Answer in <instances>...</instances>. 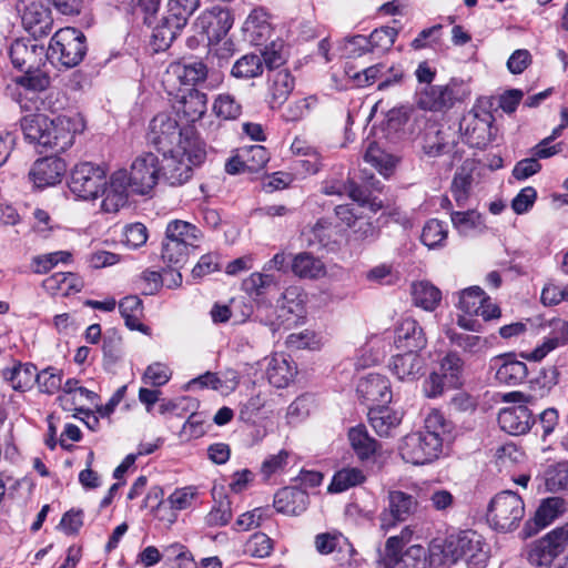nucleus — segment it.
<instances>
[{
	"instance_id": "dca6fc26",
	"label": "nucleus",
	"mask_w": 568,
	"mask_h": 568,
	"mask_svg": "<svg viewBox=\"0 0 568 568\" xmlns=\"http://www.w3.org/2000/svg\"><path fill=\"white\" fill-rule=\"evenodd\" d=\"M456 100L452 83L446 85H426L417 93V105L425 111H444L450 109Z\"/></svg>"
},
{
	"instance_id": "37998d69",
	"label": "nucleus",
	"mask_w": 568,
	"mask_h": 568,
	"mask_svg": "<svg viewBox=\"0 0 568 568\" xmlns=\"http://www.w3.org/2000/svg\"><path fill=\"white\" fill-rule=\"evenodd\" d=\"M206 94L196 89H190L187 94L182 98L181 111L189 122L200 120L206 112Z\"/></svg>"
},
{
	"instance_id": "bb28decb",
	"label": "nucleus",
	"mask_w": 568,
	"mask_h": 568,
	"mask_svg": "<svg viewBox=\"0 0 568 568\" xmlns=\"http://www.w3.org/2000/svg\"><path fill=\"white\" fill-rule=\"evenodd\" d=\"M348 440L357 458L362 462L371 459L379 449L378 442L373 438L364 425L348 430Z\"/></svg>"
},
{
	"instance_id": "6e6d98bb",
	"label": "nucleus",
	"mask_w": 568,
	"mask_h": 568,
	"mask_svg": "<svg viewBox=\"0 0 568 568\" xmlns=\"http://www.w3.org/2000/svg\"><path fill=\"white\" fill-rule=\"evenodd\" d=\"M566 510V501L560 497H550L542 501L536 511L535 520L546 526Z\"/></svg>"
},
{
	"instance_id": "79ce46f5",
	"label": "nucleus",
	"mask_w": 568,
	"mask_h": 568,
	"mask_svg": "<svg viewBox=\"0 0 568 568\" xmlns=\"http://www.w3.org/2000/svg\"><path fill=\"white\" fill-rule=\"evenodd\" d=\"M364 160L378 170L384 176H388L396 164L395 156L383 150L375 141L368 144Z\"/></svg>"
},
{
	"instance_id": "4468645a",
	"label": "nucleus",
	"mask_w": 568,
	"mask_h": 568,
	"mask_svg": "<svg viewBox=\"0 0 568 568\" xmlns=\"http://www.w3.org/2000/svg\"><path fill=\"white\" fill-rule=\"evenodd\" d=\"M16 9L26 30L33 36L44 34L50 28V13L41 0H18Z\"/></svg>"
},
{
	"instance_id": "a878e982",
	"label": "nucleus",
	"mask_w": 568,
	"mask_h": 568,
	"mask_svg": "<svg viewBox=\"0 0 568 568\" xmlns=\"http://www.w3.org/2000/svg\"><path fill=\"white\" fill-rule=\"evenodd\" d=\"M368 422L381 437H389L402 422V414L387 406L371 407Z\"/></svg>"
},
{
	"instance_id": "052dcab7",
	"label": "nucleus",
	"mask_w": 568,
	"mask_h": 568,
	"mask_svg": "<svg viewBox=\"0 0 568 568\" xmlns=\"http://www.w3.org/2000/svg\"><path fill=\"white\" fill-rule=\"evenodd\" d=\"M447 237V230L443 222L433 219L428 221L422 232V242L428 247L440 245Z\"/></svg>"
},
{
	"instance_id": "de8ad7c7",
	"label": "nucleus",
	"mask_w": 568,
	"mask_h": 568,
	"mask_svg": "<svg viewBox=\"0 0 568 568\" xmlns=\"http://www.w3.org/2000/svg\"><path fill=\"white\" fill-rule=\"evenodd\" d=\"M450 221L453 226L463 235H467L471 231H480L484 229L481 214L475 210L452 212Z\"/></svg>"
},
{
	"instance_id": "423d86ee",
	"label": "nucleus",
	"mask_w": 568,
	"mask_h": 568,
	"mask_svg": "<svg viewBox=\"0 0 568 568\" xmlns=\"http://www.w3.org/2000/svg\"><path fill=\"white\" fill-rule=\"evenodd\" d=\"M443 438L429 433L416 432L404 437L399 453L413 465H425L436 459L442 452Z\"/></svg>"
},
{
	"instance_id": "f704fd0d",
	"label": "nucleus",
	"mask_w": 568,
	"mask_h": 568,
	"mask_svg": "<svg viewBox=\"0 0 568 568\" xmlns=\"http://www.w3.org/2000/svg\"><path fill=\"white\" fill-rule=\"evenodd\" d=\"M119 310L130 329H136L145 333L148 327L141 323L143 315V305L141 298L136 295L125 296L119 304Z\"/></svg>"
},
{
	"instance_id": "20e7f679",
	"label": "nucleus",
	"mask_w": 568,
	"mask_h": 568,
	"mask_svg": "<svg viewBox=\"0 0 568 568\" xmlns=\"http://www.w3.org/2000/svg\"><path fill=\"white\" fill-rule=\"evenodd\" d=\"M51 58L67 68L78 65L87 53L85 36L75 28H63L54 33L49 44Z\"/></svg>"
},
{
	"instance_id": "c03bdc74",
	"label": "nucleus",
	"mask_w": 568,
	"mask_h": 568,
	"mask_svg": "<svg viewBox=\"0 0 568 568\" xmlns=\"http://www.w3.org/2000/svg\"><path fill=\"white\" fill-rule=\"evenodd\" d=\"M463 372L464 362L457 353L450 352L442 359L439 373L448 387L457 388L462 385Z\"/></svg>"
},
{
	"instance_id": "cd10ccee",
	"label": "nucleus",
	"mask_w": 568,
	"mask_h": 568,
	"mask_svg": "<svg viewBox=\"0 0 568 568\" xmlns=\"http://www.w3.org/2000/svg\"><path fill=\"white\" fill-rule=\"evenodd\" d=\"M296 374V367L292 366L286 355L274 354L267 363L266 376L273 386L283 388L290 384Z\"/></svg>"
},
{
	"instance_id": "4be33fe9",
	"label": "nucleus",
	"mask_w": 568,
	"mask_h": 568,
	"mask_svg": "<svg viewBox=\"0 0 568 568\" xmlns=\"http://www.w3.org/2000/svg\"><path fill=\"white\" fill-rule=\"evenodd\" d=\"M295 85L288 70L272 71L267 77V92L272 109L281 106L290 97Z\"/></svg>"
},
{
	"instance_id": "c85d7f7f",
	"label": "nucleus",
	"mask_w": 568,
	"mask_h": 568,
	"mask_svg": "<svg viewBox=\"0 0 568 568\" xmlns=\"http://www.w3.org/2000/svg\"><path fill=\"white\" fill-rule=\"evenodd\" d=\"M170 77H175L182 84L194 85L207 77V68L201 61L190 63L174 62L168 69Z\"/></svg>"
},
{
	"instance_id": "f3484780",
	"label": "nucleus",
	"mask_w": 568,
	"mask_h": 568,
	"mask_svg": "<svg viewBox=\"0 0 568 568\" xmlns=\"http://www.w3.org/2000/svg\"><path fill=\"white\" fill-rule=\"evenodd\" d=\"M67 172L65 162L57 156H47L34 162L29 175L38 187L60 183Z\"/></svg>"
},
{
	"instance_id": "69168bd1",
	"label": "nucleus",
	"mask_w": 568,
	"mask_h": 568,
	"mask_svg": "<svg viewBox=\"0 0 568 568\" xmlns=\"http://www.w3.org/2000/svg\"><path fill=\"white\" fill-rule=\"evenodd\" d=\"M71 256V253L68 251H58L36 256L33 258V264L36 265L34 272L39 274L48 273L58 263H68Z\"/></svg>"
},
{
	"instance_id": "f03ea898",
	"label": "nucleus",
	"mask_w": 568,
	"mask_h": 568,
	"mask_svg": "<svg viewBox=\"0 0 568 568\" xmlns=\"http://www.w3.org/2000/svg\"><path fill=\"white\" fill-rule=\"evenodd\" d=\"M195 136L192 130L182 129L172 113H159L150 122L148 141L163 155L183 152L185 136Z\"/></svg>"
},
{
	"instance_id": "6ab92c4d",
	"label": "nucleus",
	"mask_w": 568,
	"mask_h": 568,
	"mask_svg": "<svg viewBox=\"0 0 568 568\" xmlns=\"http://www.w3.org/2000/svg\"><path fill=\"white\" fill-rule=\"evenodd\" d=\"M498 423L506 433L523 435L530 429L534 420L526 405H517L501 409L498 414Z\"/></svg>"
},
{
	"instance_id": "5701e85b",
	"label": "nucleus",
	"mask_w": 568,
	"mask_h": 568,
	"mask_svg": "<svg viewBox=\"0 0 568 568\" xmlns=\"http://www.w3.org/2000/svg\"><path fill=\"white\" fill-rule=\"evenodd\" d=\"M419 351H404V354L393 356L389 368L400 381L416 379L424 367V361Z\"/></svg>"
},
{
	"instance_id": "e2e57ef3",
	"label": "nucleus",
	"mask_w": 568,
	"mask_h": 568,
	"mask_svg": "<svg viewBox=\"0 0 568 568\" xmlns=\"http://www.w3.org/2000/svg\"><path fill=\"white\" fill-rule=\"evenodd\" d=\"M16 84L31 91L40 92L50 85V78L43 71L28 69L24 75L16 78Z\"/></svg>"
},
{
	"instance_id": "9d476101",
	"label": "nucleus",
	"mask_w": 568,
	"mask_h": 568,
	"mask_svg": "<svg viewBox=\"0 0 568 568\" xmlns=\"http://www.w3.org/2000/svg\"><path fill=\"white\" fill-rule=\"evenodd\" d=\"M453 550L457 560H464L468 567L484 568L488 560V548L483 537L473 530H465L453 535Z\"/></svg>"
},
{
	"instance_id": "774afa93",
	"label": "nucleus",
	"mask_w": 568,
	"mask_h": 568,
	"mask_svg": "<svg viewBox=\"0 0 568 568\" xmlns=\"http://www.w3.org/2000/svg\"><path fill=\"white\" fill-rule=\"evenodd\" d=\"M314 544L321 555H328L336 549L341 550L346 540L339 532H322L315 536Z\"/></svg>"
},
{
	"instance_id": "5fc2aeb1",
	"label": "nucleus",
	"mask_w": 568,
	"mask_h": 568,
	"mask_svg": "<svg viewBox=\"0 0 568 568\" xmlns=\"http://www.w3.org/2000/svg\"><path fill=\"white\" fill-rule=\"evenodd\" d=\"M487 301L485 292L478 286H473L460 293L458 307L467 314L478 315Z\"/></svg>"
},
{
	"instance_id": "c756f323",
	"label": "nucleus",
	"mask_w": 568,
	"mask_h": 568,
	"mask_svg": "<svg viewBox=\"0 0 568 568\" xmlns=\"http://www.w3.org/2000/svg\"><path fill=\"white\" fill-rule=\"evenodd\" d=\"M453 542V535L445 539L435 538L429 542L426 551L433 568H445L458 561L456 551L452 548Z\"/></svg>"
},
{
	"instance_id": "b1692460",
	"label": "nucleus",
	"mask_w": 568,
	"mask_h": 568,
	"mask_svg": "<svg viewBox=\"0 0 568 568\" xmlns=\"http://www.w3.org/2000/svg\"><path fill=\"white\" fill-rule=\"evenodd\" d=\"M454 132L449 128H428L423 138V150L429 156L449 152L455 145Z\"/></svg>"
},
{
	"instance_id": "e433bc0d",
	"label": "nucleus",
	"mask_w": 568,
	"mask_h": 568,
	"mask_svg": "<svg viewBox=\"0 0 568 568\" xmlns=\"http://www.w3.org/2000/svg\"><path fill=\"white\" fill-rule=\"evenodd\" d=\"M412 296L414 304L425 311L435 310L442 300L440 291L433 284L424 281L412 285Z\"/></svg>"
},
{
	"instance_id": "7c9ffc66",
	"label": "nucleus",
	"mask_w": 568,
	"mask_h": 568,
	"mask_svg": "<svg viewBox=\"0 0 568 568\" xmlns=\"http://www.w3.org/2000/svg\"><path fill=\"white\" fill-rule=\"evenodd\" d=\"M291 271L301 278H318L325 275V265L321 258L302 252L292 257Z\"/></svg>"
},
{
	"instance_id": "680f3d73",
	"label": "nucleus",
	"mask_w": 568,
	"mask_h": 568,
	"mask_svg": "<svg viewBox=\"0 0 568 568\" xmlns=\"http://www.w3.org/2000/svg\"><path fill=\"white\" fill-rule=\"evenodd\" d=\"M36 382L42 393L54 394L62 386V371L48 367L37 373Z\"/></svg>"
},
{
	"instance_id": "a211bd4d",
	"label": "nucleus",
	"mask_w": 568,
	"mask_h": 568,
	"mask_svg": "<svg viewBox=\"0 0 568 568\" xmlns=\"http://www.w3.org/2000/svg\"><path fill=\"white\" fill-rule=\"evenodd\" d=\"M358 394L366 400L377 406L390 403L393 393L388 379L381 374H368L357 385Z\"/></svg>"
},
{
	"instance_id": "39448f33",
	"label": "nucleus",
	"mask_w": 568,
	"mask_h": 568,
	"mask_svg": "<svg viewBox=\"0 0 568 568\" xmlns=\"http://www.w3.org/2000/svg\"><path fill=\"white\" fill-rule=\"evenodd\" d=\"M106 171L92 162L77 164L70 174V191L80 199L95 200L105 184Z\"/></svg>"
},
{
	"instance_id": "a19ab883",
	"label": "nucleus",
	"mask_w": 568,
	"mask_h": 568,
	"mask_svg": "<svg viewBox=\"0 0 568 568\" xmlns=\"http://www.w3.org/2000/svg\"><path fill=\"white\" fill-rule=\"evenodd\" d=\"M366 476L357 467H344L337 470L328 486L331 493H342L365 481Z\"/></svg>"
},
{
	"instance_id": "2f4dec72",
	"label": "nucleus",
	"mask_w": 568,
	"mask_h": 568,
	"mask_svg": "<svg viewBox=\"0 0 568 568\" xmlns=\"http://www.w3.org/2000/svg\"><path fill=\"white\" fill-rule=\"evenodd\" d=\"M499 359H503V363L496 371V379L500 384L516 386L527 377L528 368L524 362L511 358L510 356L496 358V361Z\"/></svg>"
},
{
	"instance_id": "ddd939ff",
	"label": "nucleus",
	"mask_w": 568,
	"mask_h": 568,
	"mask_svg": "<svg viewBox=\"0 0 568 568\" xmlns=\"http://www.w3.org/2000/svg\"><path fill=\"white\" fill-rule=\"evenodd\" d=\"M494 116L489 112L474 113L464 118L460 130L464 132L465 142L471 148L484 149L493 140L491 123Z\"/></svg>"
},
{
	"instance_id": "13d9d810",
	"label": "nucleus",
	"mask_w": 568,
	"mask_h": 568,
	"mask_svg": "<svg viewBox=\"0 0 568 568\" xmlns=\"http://www.w3.org/2000/svg\"><path fill=\"white\" fill-rule=\"evenodd\" d=\"M244 166L248 172L262 170L270 160V154L263 145H251L241 151Z\"/></svg>"
},
{
	"instance_id": "603ef678",
	"label": "nucleus",
	"mask_w": 568,
	"mask_h": 568,
	"mask_svg": "<svg viewBox=\"0 0 568 568\" xmlns=\"http://www.w3.org/2000/svg\"><path fill=\"white\" fill-rule=\"evenodd\" d=\"M48 125L49 119L42 114L24 116L21 121L24 138L29 142L39 145H42L43 132H45Z\"/></svg>"
},
{
	"instance_id": "1a4fd4ad",
	"label": "nucleus",
	"mask_w": 568,
	"mask_h": 568,
	"mask_svg": "<svg viewBox=\"0 0 568 568\" xmlns=\"http://www.w3.org/2000/svg\"><path fill=\"white\" fill-rule=\"evenodd\" d=\"M160 173L162 171L155 154L151 152L140 154L128 171L131 191L138 194L149 193L156 185Z\"/></svg>"
},
{
	"instance_id": "0e129e2a",
	"label": "nucleus",
	"mask_w": 568,
	"mask_h": 568,
	"mask_svg": "<svg viewBox=\"0 0 568 568\" xmlns=\"http://www.w3.org/2000/svg\"><path fill=\"white\" fill-rule=\"evenodd\" d=\"M402 568H433L427 551L420 545H413L402 555Z\"/></svg>"
},
{
	"instance_id": "4c0bfd02",
	"label": "nucleus",
	"mask_w": 568,
	"mask_h": 568,
	"mask_svg": "<svg viewBox=\"0 0 568 568\" xmlns=\"http://www.w3.org/2000/svg\"><path fill=\"white\" fill-rule=\"evenodd\" d=\"M43 288L50 294H70L71 291L80 292L81 282L73 273L59 272L47 277L42 282Z\"/></svg>"
},
{
	"instance_id": "f8f14e48",
	"label": "nucleus",
	"mask_w": 568,
	"mask_h": 568,
	"mask_svg": "<svg viewBox=\"0 0 568 568\" xmlns=\"http://www.w3.org/2000/svg\"><path fill=\"white\" fill-rule=\"evenodd\" d=\"M130 190L128 171L122 169L113 172L101 189L100 194L103 196L101 209L106 213L119 212L128 203Z\"/></svg>"
},
{
	"instance_id": "49530a36",
	"label": "nucleus",
	"mask_w": 568,
	"mask_h": 568,
	"mask_svg": "<svg viewBox=\"0 0 568 568\" xmlns=\"http://www.w3.org/2000/svg\"><path fill=\"white\" fill-rule=\"evenodd\" d=\"M263 73V63L261 55L251 53L245 54L232 67L231 74L237 79H252Z\"/></svg>"
},
{
	"instance_id": "7ed1b4c3",
	"label": "nucleus",
	"mask_w": 568,
	"mask_h": 568,
	"mask_svg": "<svg viewBox=\"0 0 568 568\" xmlns=\"http://www.w3.org/2000/svg\"><path fill=\"white\" fill-rule=\"evenodd\" d=\"M524 514L521 497L511 490H505L491 499L487 518L494 529L507 532L518 527Z\"/></svg>"
},
{
	"instance_id": "f257e3e1",
	"label": "nucleus",
	"mask_w": 568,
	"mask_h": 568,
	"mask_svg": "<svg viewBox=\"0 0 568 568\" xmlns=\"http://www.w3.org/2000/svg\"><path fill=\"white\" fill-rule=\"evenodd\" d=\"M183 152H168L161 171L171 185H182L192 176L193 168L203 163L206 156L204 143L197 136H185Z\"/></svg>"
},
{
	"instance_id": "72a5a7b5",
	"label": "nucleus",
	"mask_w": 568,
	"mask_h": 568,
	"mask_svg": "<svg viewBox=\"0 0 568 568\" xmlns=\"http://www.w3.org/2000/svg\"><path fill=\"white\" fill-rule=\"evenodd\" d=\"M556 332L552 336L546 338L544 343L537 346L534 351L529 353H523L521 356L525 359L539 362L541 361L548 353L557 348L558 346L565 345L568 343V323L564 321H559L556 324Z\"/></svg>"
},
{
	"instance_id": "412c9836",
	"label": "nucleus",
	"mask_w": 568,
	"mask_h": 568,
	"mask_svg": "<svg viewBox=\"0 0 568 568\" xmlns=\"http://www.w3.org/2000/svg\"><path fill=\"white\" fill-rule=\"evenodd\" d=\"M307 493L297 487H284L274 497V507L281 514L298 516L307 509Z\"/></svg>"
},
{
	"instance_id": "ea45409f",
	"label": "nucleus",
	"mask_w": 568,
	"mask_h": 568,
	"mask_svg": "<svg viewBox=\"0 0 568 568\" xmlns=\"http://www.w3.org/2000/svg\"><path fill=\"white\" fill-rule=\"evenodd\" d=\"M37 367L30 364H18L3 371V377L16 390L30 388L37 378Z\"/></svg>"
},
{
	"instance_id": "8fccbe9b",
	"label": "nucleus",
	"mask_w": 568,
	"mask_h": 568,
	"mask_svg": "<svg viewBox=\"0 0 568 568\" xmlns=\"http://www.w3.org/2000/svg\"><path fill=\"white\" fill-rule=\"evenodd\" d=\"M278 284L277 278L267 272L252 273L243 281L244 291L254 296L264 295L271 287H276Z\"/></svg>"
},
{
	"instance_id": "338daca9",
	"label": "nucleus",
	"mask_w": 568,
	"mask_h": 568,
	"mask_svg": "<svg viewBox=\"0 0 568 568\" xmlns=\"http://www.w3.org/2000/svg\"><path fill=\"white\" fill-rule=\"evenodd\" d=\"M222 495V493H220ZM232 518L231 501L226 496H221L220 500L206 516V523L210 526H224Z\"/></svg>"
},
{
	"instance_id": "58836bf2",
	"label": "nucleus",
	"mask_w": 568,
	"mask_h": 568,
	"mask_svg": "<svg viewBox=\"0 0 568 568\" xmlns=\"http://www.w3.org/2000/svg\"><path fill=\"white\" fill-rule=\"evenodd\" d=\"M245 31L250 33L251 40L261 45L271 36V24L266 13L261 9L253 10L244 23Z\"/></svg>"
},
{
	"instance_id": "c9c22d12",
	"label": "nucleus",
	"mask_w": 568,
	"mask_h": 568,
	"mask_svg": "<svg viewBox=\"0 0 568 568\" xmlns=\"http://www.w3.org/2000/svg\"><path fill=\"white\" fill-rule=\"evenodd\" d=\"M175 18L166 14L152 33V44L155 51H164L172 44L178 33L185 27L175 24Z\"/></svg>"
},
{
	"instance_id": "473e14b6",
	"label": "nucleus",
	"mask_w": 568,
	"mask_h": 568,
	"mask_svg": "<svg viewBox=\"0 0 568 568\" xmlns=\"http://www.w3.org/2000/svg\"><path fill=\"white\" fill-rule=\"evenodd\" d=\"M165 237L193 248L197 246L202 233L189 222L174 220L166 225Z\"/></svg>"
},
{
	"instance_id": "0eeeda50",
	"label": "nucleus",
	"mask_w": 568,
	"mask_h": 568,
	"mask_svg": "<svg viewBox=\"0 0 568 568\" xmlns=\"http://www.w3.org/2000/svg\"><path fill=\"white\" fill-rule=\"evenodd\" d=\"M568 545V525L556 528L532 541L527 550L528 561L537 567L548 566Z\"/></svg>"
},
{
	"instance_id": "aec40b11",
	"label": "nucleus",
	"mask_w": 568,
	"mask_h": 568,
	"mask_svg": "<svg viewBox=\"0 0 568 568\" xmlns=\"http://www.w3.org/2000/svg\"><path fill=\"white\" fill-rule=\"evenodd\" d=\"M427 344L423 328L413 318L398 323L395 331V345L402 351H422Z\"/></svg>"
},
{
	"instance_id": "09e8293b",
	"label": "nucleus",
	"mask_w": 568,
	"mask_h": 568,
	"mask_svg": "<svg viewBox=\"0 0 568 568\" xmlns=\"http://www.w3.org/2000/svg\"><path fill=\"white\" fill-rule=\"evenodd\" d=\"M397 37V30L393 27H382L379 29H375L366 39L365 37H356L354 38V41L356 43H368L372 49H379L382 51L389 50L390 47L394 44L395 39Z\"/></svg>"
},
{
	"instance_id": "2eb2a0df",
	"label": "nucleus",
	"mask_w": 568,
	"mask_h": 568,
	"mask_svg": "<svg viewBox=\"0 0 568 568\" xmlns=\"http://www.w3.org/2000/svg\"><path fill=\"white\" fill-rule=\"evenodd\" d=\"M48 128L55 134L58 152H64L74 143L75 135L84 130L85 123L79 113L62 114L49 120Z\"/></svg>"
},
{
	"instance_id": "6e6552de",
	"label": "nucleus",
	"mask_w": 568,
	"mask_h": 568,
	"mask_svg": "<svg viewBox=\"0 0 568 568\" xmlns=\"http://www.w3.org/2000/svg\"><path fill=\"white\" fill-rule=\"evenodd\" d=\"M418 509V500L410 494L402 490H389L387 494V506L378 516L379 527L388 531L398 523L406 521L415 515Z\"/></svg>"
},
{
	"instance_id": "4d7b16f0",
	"label": "nucleus",
	"mask_w": 568,
	"mask_h": 568,
	"mask_svg": "<svg viewBox=\"0 0 568 568\" xmlns=\"http://www.w3.org/2000/svg\"><path fill=\"white\" fill-rule=\"evenodd\" d=\"M213 110L223 120H235L242 113V105L232 94L222 93L215 99Z\"/></svg>"
},
{
	"instance_id": "393cba45",
	"label": "nucleus",
	"mask_w": 568,
	"mask_h": 568,
	"mask_svg": "<svg viewBox=\"0 0 568 568\" xmlns=\"http://www.w3.org/2000/svg\"><path fill=\"white\" fill-rule=\"evenodd\" d=\"M43 52V47L19 39L12 42L9 50L13 65L20 70L37 67L42 59Z\"/></svg>"
},
{
	"instance_id": "9b49d317",
	"label": "nucleus",
	"mask_w": 568,
	"mask_h": 568,
	"mask_svg": "<svg viewBox=\"0 0 568 568\" xmlns=\"http://www.w3.org/2000/svg\"><path fill=\"white\" fill-rule=\"evenodd\" d=\"M233 26V17L227 9L214 7L201 13L195 20L196 30L205 36L207 42H219Z\"/></svg>"
},
{
	"instance_id": "a18cd8bd",
	"label": "nucleus",
	"mask_w": 568,
	"mask_h": 568,
	"mask_svg": "<svg viewBox=\"0 0 568 568\" xmlns=\"http://www.w3.org/2000/svg\"><path fill=\"white\" fill-rule=\"evenodd\" d=\"M471 184L473 170L465 163L457 170L452 182V194L458 206H463L467 201Z\"/></svg>"
},
{
	"instance_id": "864d4df0",
	"label": "nucleus",
	"mask_w": 568,
	"mask_h": 568,
	"mask_svg": "<svg viewBox=\"0 0 568 568\" xmlns=\"http://www.w3.org/2000/svg\"><path fill=\"white\" fill-rule=\"evenodd\" d=\"M447 337L452 344L471 355L478 354L487 348V341L478 335L448 331Z\"/></svg>"
},
{
	"instance_id": "3c124183",
	"label": "nucleus",
	"mask_w": 568,
	"mask_h": 568,
	"mask_svg": "<svg viewBox=\"0 0 568 568\" xmlns=\"http://www.w3.org/2000/svg\"><path fill=\"white\" fill-rule=\"evenodd\" d=\"M189 246L183 245L176 241L164 239L162 243V260L171 267H182L189 256Z\"/></svg>"
},
{
	"instance_id": "bf43d9fd",
	"label": "nucleus",
	"mask_w": 568,
	"mask_h": 568,
	"mask_svg": "<svg viewBox=\"0 0 568 568\" xmlns=\"http://www.w3.org/2000/svg\"><path fill=\"white\" fill-rule=\"evenodd\" d=\"M199 4L200 0H169L168 14L176 19V27L186 26L189 18Z\"/></svg>"
}]
</instances>
